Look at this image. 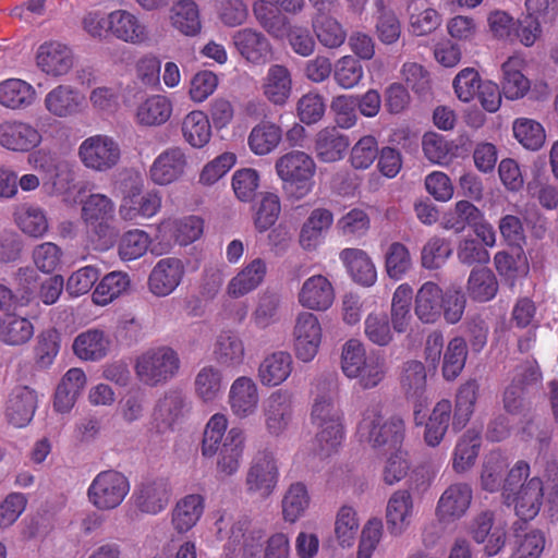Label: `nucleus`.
I'll return each mask as SVG.
<instances>
[{"mask_svg":"<svg viewBox=\"0 0 558 558\" xmlns=\"http://www.w3.org/2000/svg\"><path fill=\"white\" fill-rule=\"evenodd\" d=\"M343 421L337 380L325 376L316 378L311 423L316 429L315 442L323 454H330L341 445L344 438Z\"/></svg>","mask_w":558,"mask_h":558,"instance_id":"nucleus-1","label":"nucleus"},{"mask_svg":"<svg viewBox=\"0 0 558 558\" xmlns=\"http://www.w3.org/2000/svg\"><path fill=\"white\" fill-rule=\"evenodd\" d=\"M253 14L260 27L271 37L281 39L287 36L296 54L308 57L315 51L316 44L308 28L298 25L290 26L288 16L269 7L266 1L256 0L253 3Z\"/></svg>","mask_w":558,"mask_h":558,"instance_id":"nucleus-2","label":"nucleus"},{"mask_svg":"<svg viewBox=\"0 0 558 558\" xmlns=\"http://www.w3.org/2000/svg\"><path fill=\"white\" fill-rule=\"evenodd\" d=\"M405 434V425L401 417L391 416L383 422L378 405H372L362 413L357 425V436L361 441L373 448L397 449L401 446Z\"/></svg>","mask_w":558,"mask_h":558,"instance_id":"nucleus-3","label":"nucleus"},{"mask_svg":"<svg viewBox=\"0 0 558 558\" xmlns=\"http://www.w3.org/2000/svg\"><path fill=\"white\" fill-rule=\"evenodd\" d=\"M276 172L283 182V190L293 198L301 199L314 187L316 165L304 151L293 150L276 161Z\"/></svg>","mask_w":558,"mask_h":558,"instance_id":"nucleus-4","label":"nucleus"},{"mask_svg":"<svg viewBox=\"0 0 558 558\" xmlns=\"http://www.w3.org/2000/svg\"><path fill=\"white\" fill-rule=\"evenodd\" d=\"M180 368L178 353L166 345L150 348L136 357L134 369L141 383L149 387L173 378Z\"/></svg>","mask_w":558,"mask_h":558,"instance_id":"nucleus-5","label":"nucleus"},{"mask_svg":"<svg viewBox=\"0 0 558 558\" xmlns=\"http://www.w3.org/2000/svg\"><path fill=\"white\" fill-rule=\"evenodd\" d=\"M130 481L120 471L109 469L100 471L89 483L86 498L98 511L118 509L130 493Z\"/></svg>","mask_w":558,"mask_h":558,"instance_id":"nucleus-6","label":"nucleus"},{"mask_svg":"<svg viewBox=\"0 0 558 558\" xmlns=\"http://www.w3.org/2000/svg\"><path fill=\"white\" fill-rule=\"evenodd\" d=\"M280 478L279 461L275 451L263 449L252 458L245 474L246 493L260 499L269 498Z\"/></svg>","mask_w":558,"mask_h":558,"instance_id":"nucleus-7","label":"nucleus"},{"mask_svg":"<svg viewBox=\"0 0 558 558\" xmlns=\"http://www.w3.org/2000/svg\"><path fill=\"white\" fill-rule=\"evenodd\" d=\"M77 157L86 169L106 172L118 165L121 158V148L112 136L94 134L81 142Z\"/></svg>","mask_w":558,"mask_h":558,"instance_id":"nucleus-8","label":"nucleus"},{"mask_svg":"<svg viewBox=\"0 0 558 558\" xmlns=\"http://www.w3.org/2000/svg\"><path fill=\"white\" fill-rule=\"evenodd\" d=\"M542 373L534 360H526L515 366L510 384L502 397L504 409L509 414H520L525 409V395L536 388Z\"/></svg>","mask_w":558,"mask_h":558,"instance_id":"nucleus-9","label":"nucleus"},{"mask_svg":"<svg viewBox=\"0 0 558 558\" xmlns=\"http://www.w3.org/2000/svg\"><path fill=\"white\" fill-rule=\"evenodd\" d=\"M43 141V132L28 121L7 119L0 122V146L10 151L31 153Z\"/></svg>","mask_w":558,"mask_h":558,"instance_id":"nucleus-10","label":"nucleus"},{"mask_svg":"<svg viewBox=\"0 0 558 558\" xmlns=\"http://www.w3.org/2000/svg\"><path fill=\"white\" fill-rule=\"evenodd\" d=\"M265 428L271 436L283 435L292 425L294 417L293 395L286 389L271 392L263 404Z\"/></svg>","mask_w":558,"mask_h":558,"instance_id":"nucleus-11","label":"nucleus"},{"mask_svg":"<svg viewBox=\"0 0 558 558\" xmlns=\"http://www.w3.org/2000/svg\"><path fill=\"white\" fill-rule=\"evenodd\" d=\"M114 213V202L105 194L92 193L82 201V220L100 240L111 238Z\"/></svg>","mask_w":558,"mask_h":558,"instance_id":"nucleus-12","label":"nucleus"},{"mask_svg":"<svg viewBox=\"0 0 558 558\" xmlns=\"http://www.w3.org/2000/svg\"><path fill=\"white\" fill-rule=\"evenodd\" d=\"M469 533L475 543L484 544L487 557L498 555L506 546V526L495 522V514L490 510L481 511L472 519Z\"/></svg>","mask_w":558,"mask_h":558,"instance_id":"nucleus-13","label":"nucleus"},{"mask_svg":"<svg viewBox=\"0 0 558 558\" xmlns=\"http://www.w3.org/2000/svg\"><path fill=\"white\" fill-rule=\"evenodd\" d=\"M294 351L302 362H311L317 355L323 329L318 317L311 312H301L296 316L293 329Z\"/></svg>","mask_w":558,"mask_h":558,"instance_id":"nucleus-14","label":"nucleus"},{"mask_svg":"<svg viewBox=\"0 0 558 558\" xmlns=\"http://www.w3.org/2000/svg\"><path fill=\"white\" fill-rule=\"evenodd\" d=\"M171 494V487L167 480L153 478L138 483L131 498L140 512L156 515L168 507Z\"/></svg>","mask_w":558,"mask_h":558,"instance_id":"nucleus-15","label":"nucleus"},{"mask_svg":"<svg viewBox=\"0 0 558 558\" xmlns=\"http://www.w3.org/2000/svg\"><path fill=\"white\" fill-rule=\"evenodd\" d=\"M185 275V265L178 257L159 259L148 276V290L155 296L170 295L181 284Z\"/></svg>","mask_w":558,"mask_h":558,"instance_id":"nucleus-16","label":"nucleus"},{"mask_svg":"<svg viewBox=\"0 0 558 558\" xmlns=\"http://www.w3.org/2000/svg\"><path fill=\"white\" fill-rule=\"evenodd\" d=\"M473 492L466 483H453L440 495L435 514L439 522L451 523L461 519L470 508Z\"/></svg>","mask_w":558,"mask_h":558,"instance_id":"nucleus-17","label":"nucleus"},{"mask_svg":"<svg viewBox=\"0 0 558 558\" xmlns=\"http://www.w3.org/2000/svg\"><path fill=\"white\" fill-rule=\"evenodd\" d=\"M427 375L422 362L411 360L404 363L400 384L408 400L414 403V420L417 425L423 423L421 408L427 403L426 386Z\"/></svg>","mask_w":558,"mask_h":558,"instance_id":"nucleus-18","label":"nucleus"},{"mask_svg":"<svg viewBox=\"0 0 558 558\" xmlns=\"http://www.w3.org/2000/svg\"><path fill=\"white\" fill-rule=\"evenodd\" d=\"M336 293L331 281L324 275H313L304 280L299 292V304L310 311L325 312L335 301Z\"/></svg>","mask_w":558,"mask_h":558,"instance_id":"nucleus-19","label":"nucleus"},{"mask_svg":"<svg viewBox=\"0 0 558 558\" xmlns=\"http://www.w3.org/2000/svg\"><path fill=\"white\" fill-rule=\"evenodd\" d=\"M415 514L414 501L407 489L396 490L388 499L386 523L391 535L400 536L411 525Z\"/></svg>","mask_w":558,"mask_h":558,"instance_id":"nucleus-20","label":"nucleus"},{"mask_svg":"<svg viewBox=\"0 0 558 558\" xmlns=\"http://www.w3.org/2000/svg\"><path fill=\"white\" fill-rule=\"evenodd\" d=\"M187 165L184 151L179 147L163 150L149 168V178L157 185H168L177 181Z\"/></svg>","mask_w":558,"mask_h":558,"instance_id":"nucleus-21","label":"nucleus"},{"mask_svg":"<svg viewBox=\"0 0 558 558\" xmlns=\"http://www.w3.org/2000/svg\"><path fill=\"white\" fill-rule=\"evenodd\" d=\"M244 448V430L241 427L230 428L217 452V472L219 475L230 477L238 473L241 468Z\"/></svg>","mask_w":558,"mask_h":558,"instance_id":"nucleus-22","label":"nucleus"},{"mask_svg":"<svg viewBox=\"0 0 558 558\" xmlns=\"http://www.w3.org/2000/svg\"><path fill=\"white\" fill-rule=\"evenodd\" d=\"M259 393L256 383L247 377L240 376L231 385L229 390V405L231 412L238 418H247L257 412Z\"/></svg>","mask_w":558,"mask_h":558,"instance_id":"nucleus-23","label":"nucleus"},{"mask_svg":"<svg viewBox=\"0 0 558 558\" xmlns=\"http://www.w3.org/2000/svg\"><path fill=\"white\" fill-rule=\"evenodd\" d=\"M84 96L71 85L60 84L49 90L44 98L45 109L53 117L69 118L81 112Z\"/></svg>","mask_w":558,"mask_h":558,"instance_id":"nucleus-24","label":"nucleus"},{"mask_svg":"<svg viewBox=\"0 0 558 558\" xmlns=\"http://www.w3.org/2000/svg\"><path fill=\"white\" fill-rule=\"evenodd\" d=\"M37 65L51 76H62L70 72L74 64L72 49L59 41L43 44L36 56Z\"/></svg>","mask_w":558,"mask_h":558,"instance_id":"nucleus-25","label":"nucleus"},{"mask_svg":"<svg viewBox=\"0 0 558 558\" xmlns=\"http://www.w3.org/2000/svg\"><path fill=\"white\" fill-rule=\"evenodd\" d=\"M162 198L158 192L132 193L123 197L119 215L122 220L137 223L141 219H149L161 208Z\"/></svg>","mask_w":558,"mask_h":558,"instance_id":"nucleus-26","label":"nucleus"},{"mask_svg":"<svg viewBox=\"0 0 558 558\" xmlns=\"http://www.w3.org/2000/svg\"><path fill=\"white\" fill-rule=\"evenodd\" d=\"M508 504H513L515 514L523 521L533 520L541 511L544 502L543 481L534 476L521 484Z\"/></svg>","mask_w":558,"mask_h":558,"instance_id":"nucleus-27","label":"nucleus"},{"mask_svg":"<svg viewBox=\"0 0 558 558\" xmlns=\"http://www.w3.org/2000/svg\"><path fill=\"white\" fill-rule=\"evenodd\" d=\"M109 36L138 45L148 39V31L135 14L119 9L109 13Z\"/></svg>","mask_w":558,"mask_h":558,"instance_id":"nucleus-28","label":"nucleus"},{"mask_svg":"<svg viewBox=\"0 0 558 558\" xmlns=\"http://www.w3.org/2000/svg\"><path fill=\"white\" fill-rule=\"evenodd\" d=\"M265 530L246 517H240L230 527L229 539L236 544L242 542L243 558H262Z\"/></svg>","mask_w":558,"mask_h":558,"instance_id":"nucleus-29","label":"nucleus"},{"mask_svg":"<svg viewBox=\"0 0 558 558\" xmlns=\"http://www.w3.org/2000/svg\"><path fill=\"white\" fill-rule=\"evenodd\" d=\"M232 41L239 53L251 63H265L271 53L266 36L251 27L236 31L232 35Z\"/></svg>","mask_w":558,"mask_h":558,"instance_id":"nucleus-30","label":"nucleus"},{"mask_svg":"<svg viewBox=\"0 0 558 558\" xmlns=\"http://www.w3.org/2000/svg\"><path fill=\"white\" fill-rule=\"evenodd\" d=\"M333 223L331 210L323 207L313 209L301 227L299 243L302 248L313 251L325 240Z\"/></svg>","mask_w":558,"mask_h":558,"instance_id":"nucleus-31","label":"nucleus"},{"mask_svg":"<svg viewBox=\"0 0 558 558\" xmlns=\"http://www.w3.org/2000/svg\"><path fill=\"white\" fill-rule=\"evenodd\" d=\"M267 275V264L260 257L246 263L228 282L227 293L231 298H241L256 290Z\"/></svg>","mask_w":558,"mask_h":558,"instance_id":"nucleus-32","label":"nucleus"},{"mask_svg":"<svg viewBox=\"0 0 558 558\" xmlns=\"http://www.w3.org/2000/svg\"><path fill=\"white\" fill-rule=\"evenodd\" d=\"M444 292L432 281L422 284L414 300V314L423 324H435L442 315Z\"/></svg>","mask_w":558,"mask_h":558,"instance_id":"nucleus-33","label":"nucleus"},{"mask_svg":"<svg viewBox=\"0 0 558 558\" xmlns=\"http://www.w3.org/2000/svg\"><path fill=\"white\" fill-rule=\"evenodd\" d=\"M205 510V498L199 494H189L180 498L171 510V525L179 534L190 532L199 521Z\"/></svg>","mask_w":558,"mask_h":558,"instance_id":"nucleus-34","label":"nucleus"},{"mask_svg":"<svg viewBox=\"0 0 558 558\" xmlns=\"http://www.w3.org/2000/svg\"><path fill=\"white\" fill-rule=\"evenodd\" d=\"M213 357L222 367L233 368L243 364L245 345L242 338L233 330H222L213 345Z\"/></svg>","mask_w":558,"mask_h":558,"instance_id":"nucleus-35","label":"nucleus"},{"mask_svg":"<svg viewBox=\"0 0 558 558\" xmlns=\"http://www.w3.org/2000/svg\"><path fill=\"white\" fill-rule=\"evenodd\" d=\"M37 405V396L28 387L15 388L5 407V416L15 427L26 426L33 418Z\"/></svg>","mask_w":558,"mask_h":558,"instance_id":"nucleus-36","label":"nucleus"},{"mask_svg":"<svg viewBox=\"0 0 558 558\" xmlns=\"http://www.w3.org/2000/svg\"><path fill=\"white\" fill-rule=\"evenodd\" d=\"M13 220L27 236L39 239L49 230V222L44 208L33 203L17 204L13 208Z\"/></svg>","mask_w":558,"mask_h":558,"instance_id":"nucleus-37","label":"nucleus"},{"mask_svg":"<svg viewBox=\"0 0 558 558\" xmlns=\"http://www.w3.org/2000/svg\"><path fill=\"white\" fill-rule=\"evenodd\" d=\"M293 369L289 352L277 351L264 357L258 366V378L263 386L277 387L284 383Z\"/></svg>","mask_w":558,"mask_h":558,"instance_id":"nucleus-38","label":"nucleus"},{"mask_svg":"<svg viewBox=\"0 0 558 558\" xmlns=\"http://www.w3.org/2000/svg\"><path fill=\"white\" fill-rule=\"evenodd\" d=\"M173 104L165 95H151L138 104L135 122L143 126H160L172 116Z\"/></svg>","mask_w":558,"mask_h":558,"instance_id":"nucleus-39","label":"nucleus"},{"mask_svg":"<svg viewBox=\"0 0 558 558\" xmlns=\"http://www.w3.org/2000/svg\"><path fill=\"white\" fill-rule=\"evenodd\" d=\"M109 336L100 329H88L76 336L73 342L74 354L85 361H99L110 349Z\"/></svg>","mask_w":558,"mask_h":558,"instance_id":"nucleus-40","label":"nucleus"},{"mask_svg":"<svg viewBox=\"0 0 558 558\" xmlns=\"http://www.w3.org/2000/svg\"><path fill=\"white\" fill-rule=\"evenodd\" d=\"M292 90L290 71L281 64L271 65L263 82L264 96L276 106H283Z\"/></svg>","mask_w":558,"mask_h":558,"instance_id":"nucleus-41","label":"nucleus"},{"mask_svg":"<svg viewBox=\"0 0 558 558\" xmlns=\"http://www.w3.org/2000/svg\"><path fill=\"white\" fill-rule=\"evenodd\" d=\"M340 259L355 282L365 287L375 283L377 279L375 265L363 250L344 248L340 252Z\"/></svg>","mask_w":558,"mask_h":558,"instance_id":"nucleus-42","label":"nucleus"},{"mask_svg":"<svg viewBox=\"0 0 558 558\" xmlns=\"http://www.w3.org/2000/svg\"><path fill=\"white\" fill-rule=\"evenodd\" d=\"M171 26L185 36L201 33L202 22L198 5L193 0L175 1L169 12Z\"/></svg>","mask_w":558,"mask_h":558,"instance_id":"nucleus-43","label":"nucleus"},{"mask_svg":"<svg viewBox=\"0 0 558 558\" xmlns=\"http://www.w3.org/2000/svg\"><path fill=\"white\" fill-rule=\"evenodd\" d=\"M350 145L348 136L336 128L320 130L315 138V151L323 162H335L343 158Z\"/></svg>","mask_w":558,"mask_h":558,"instance_id":"nucleus-44","label":"nucleus"},{"mask_svg":"<svg viewBox=\"0 0 558 558\" xmlns=\"http://www.w3.org/2000/svg\"><path fill=\"white\" fill-rule=\"evenodd\" d=\"M35 88L20 78H8L0 83V105L11 110H23L34 104Z\"/></svg>","mask_w":558,"mask_h":558,"instance_id":"nucleus-45","label":"nucleus"},{"mask_svg":"<svg viewBox=\"0 0 558 558\" xmlns=\"http://www.w3.org/2000/svg\"><path fill=\"white\" fill-rule=\"evenodd\" d=\"M185 404L184 396L180 390H169L160 398L154 409L153 418L158 432L169 429L182 415Z\"/></svg>","mask_w":558,"mask_h":558,"instance_id":"nucleus-46","label":"nucleus"},{"mask_svg":"<svg viewBox=\"0 0 558 558\" xmlns=\"http://www.w3.org/2000/svg\"><path fill=\"white\" fill-rule=\"evenodd\" d=\"M313 32L318 43L327 49L341 47L347 39V31L332 15H315L312 21Z\"/></svg>","mask_w":558,"mask_h":558,"instance_id":"nucleus-47","label":"nucleus"},{"mask_svg":"<svg viewBox=\"0 0 558 558\" xmlns=\"http://www.w3.org/2000/svg\"><path fill=\"white\" fill-rule=\"evenodd\" d=\"M311 496L307 486L302 482H295L287 488L282 501V518L286 522L295 523L307 511Z\"/></svg>","mask_w":558,"mask_h":558,"instance_id":"nucleus-48","label":"nucleus"},{"mask_svg":"<svg viewBox=\"0 0 558 558\" xmlns=\"http://www.w3.org/2000/svg\"><path fill=\"white\" fill-rule=\"evenodd\" d=\"M523 60L510 57L501 66L502 90L508 99L522 98L530 89V81L522 73Z\"/></svg>","mask_w":558,"mask_h":558,"instance_id":"nucleus-49","label":"nucleus"},{"mask_svg":"<svg viewBox=\"0 0 558 558\" xmlns=\"http://www.w3.org/2000/svg\"><path fill=\"white\" fill-rule=\"evenodd\" d=\"M282 138V130L279 125L262 121L256 124L247 138L250 149L258 156H264L277 148Z\"/></svg>","mask_w":558,"mask_h":558,"instance_id":"nucleus-50","label":"nucleus"},{"mask_svg":"<svg viewBox=\"0 0 558 558\" xmlns=\"http://www.w3.org/2000/svg\"><path fill=\"white\" fill-rule=\"evenodd\" d=\"M481 435L475 429H468L458 440L452 453V468L457 473L468 471L478 456Z\"/></svg>","mask_w":558,"mask_h":558,"instance_id":"nucleus-51","label":"nucleus"},{"mask_svg":"<svg viewBox=\"0 0 558 558\" xmlns=\"http://www.w3.org/2000/svg\"><path fill=\"white\" fill-rule=\"evenodd\" d=\"M182 134L192 147H204L211 137V125L208 116L201 110L187 113L182 121Z\"/></svg>","mask_w":558,"mask_h":558,"instance_id":"nucleus-52","label":"nucleus"},{"mask_svg":"<svg viewBox=\"0 0 558 558\" xmlns=\"http://www.w3.org/2000/svg\"><path fill=\"white\" fill-rule=\"evenodd\" d=\"M498 292V281L495 274L487 267L474 268L468 279V293L477 302L493 300Z\"/></svg>","mask_w":558,"mask_h":558,"instance_id":"nucleus-53","label":"nucleus"},{"mask_svg":"<svg viewBox=\"0 0 558 558\" xmlns=\"http://www.w3.org/2000/svg\"><path fill=\"white\" fill-rule=\"evenodd\" d=\"M130 286L128 274L122 271H111L107 274L96 286L93 292V301L95 304L105 306L114 299L124 293Z\"/></svg>","mask_w":558,"mask_h":558,"instance_id":"nucleus-54","label":"nucleus"},{"mask_svg":"<svg viewBox=\"0 0 558 558\" xmlns=\"http://www.w3.org/2000/svg\"><path fill=\"white\" fill-rule=\"evenodd\" d=\"M34 325L26 317L9 315L1 324L0 340L12 347L27 343L34 336Z\"/></svg>","mask_w":558,"mask_h":558,"instance_id":"nucleus-55","label":"nucleus"},{"mask_svg":"<svg viewBox=\"0 0 558 558\" xmlns=\"http://www.w3.org/2000/svg\"><path fill=\"white\" fill-rule=\"evenodd\" d=\"M482 218V211L469 201H459L454 207L445 214L441 225L446 230L461 233L466 226H472Z\"/></svg>","mask_w":558,"mask_h":558,"instance_id":"nucleus-56","label":"nucleus"},{"mask_svg":"<svg viewBox=\"0 0 558 558\" xmlns=\"http://www.w3.org/2000/svg\"><path fill=\"white\" fill-rule=\"evenodd\" d=\"M478 384L476 380H469L463 384L457 393L456 410L453 414V428H463L470 420L477 399Z\"/></svg>","mask_w":558,"mask_h":558,"instance_id":"nucleus-57","label":"nucleus"},{"mask_svg":"<svg viewBox=\"0 0 558 558\" xmlns=\"http://www.w3.org/2000/svg\"><path fill=\"white\" fill-rule=\"evenodd\" d=\"M468 356L466 342L462 337L452 338L444 354L442 375L446 380L456 379L464 368Z\"/></svg>","mask_w":558,"mask_h":558,"instance_id":"nucleus-58","label":"nucleus"},{"mask_svg":"<svg viewBox=\"0 0 558 558\" xmlns=\"http://www.w3.org/2000/svg\"><path fill=\"white\" fill-rule=\"evenodd\" d=\"M412 268L409 248L401 242H392L385 252V269L389 278L401 280Z\"/></svg>","mask_w":558,"mask_h":558,"instance_id":"nucleus-59","label":"nucleus"},{"mask_svg":"<svg viewBox=\"0 0 558 558\" xmlns=\"http://www.w3.org/2000/svg\"><path fill=\"white\" fill-rule=\"evenodd\" d=\"M60 350V336L54 328H48L38 333L34 347L35 364L39 368L49 367Z\"/></svg>","mask_w":558,"mask_h":558,"instance_id":"nucleus-60","label":"nucleus"},{"mask_svg":"<svg viewBox=\"0 0 558 558\" xmlns=\"http://www.w3.org/2000/svg\"><path fill=\"white\" fill-rule=\"evenodd\" d=\"M222 389V373L214 366L203 367L195 377V392L204 402L216 400Z\"/></svg>","mask_w":558,"mask_h":558,"instance_id":"nucleus-61","label":"nucleus"},{"mask_svg":"<svg viewBox=\"0 0 558 558\" xmlns=\"http://www.w3.org/2000/svg\"><path fill=\"white\" fill-rule=\"evenodd\" d=\"M228 427V418L225 414H214L206 424L202 440V454L211 458L221 448Z\"/></svg>","mask_w":558,"mask_h":558,"instance_id":"nucleus-62","label":"nucleus"},{"mask_svg":"<svg viewBox=\"0 0 558 558\" xmlns=\"http://www.w3.org/2000/svg\"><path fill=\"white\" fill-rule=\"evenodd\" d=\"M364 333L374 344L386 347L393 340V329L386 313H369L364 320Z\"/></svg>","mask_w":558,"mask_h":558,"instance_id":"nucleus-63","label":"nucleus"},{"mask_svg":"<svg viewBox=\"0 0 558 558\" xmlns=\"http://www.w3.org/2000/svg\"><path fill=\"white\" fill-rule=\"evenodd\" d=\"M545 534L533 529L524 535H517L515 545L509 558H539L545 548Z\"/></svg>","mask_w":558,"mask_h":558,"instance_id":"nucleus-64","label":"nucleus"}]
</instances>
